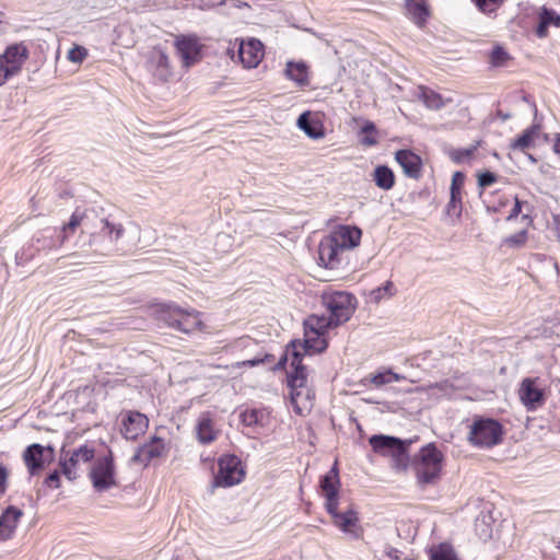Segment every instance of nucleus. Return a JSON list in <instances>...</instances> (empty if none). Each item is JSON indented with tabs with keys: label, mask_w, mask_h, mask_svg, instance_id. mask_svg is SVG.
<instances>
[{
	"label": "nucleus",
	"mask_w": 560,
	"mask_h": 560,
	"mask_svg": "<svg viewBox=\"0 0 560 560\" xmlns=\"http://www.w3.org/2000/svg\"><path fill=\"white\" fill-rule=\"evenodd\" d=\"M362 232L357 226L340 225L318 244V260L328 269H338L345 260L347 252L359 246Z\"/></svg>",
	"instance_id": "obj_1"
},
{
	"label": "nucleus",
	"mask_w": 560,
	"mask_h": 560,
	"mask_svg": "<svg viewBox=\"0 0 560 560\" xmlns=\"http://www.w3.org/2000/svg\"><path fill=\"white\" fill-rule=\"evenodd\" d=\"M443 454L433 443L420 448L412 459V470L418 486L434 485L441 478Z\"/></svg>",
	"instance_id": "obj_2"
},
{
	"label": "nucleus",
	"mask_w": 560,
	"mask_h": 560,
	"mask_svg": "<svg viewBox=\"0 0 560 560\" xmlns=\"http://www.w3.org/2000/svg\"><path fill=\"white\" fill-rule=\"evenodd\" d=\"M158 319L167 327L184 334L201 329V314L194 308H182L174 303L161 304L156 308Z\"/></svg>",
	"instance_id": "obj_3"
},
{
	"label": "nucleus",
	"mask_w": 560,
	"mask_h": 560,
	"mask_svg": "<svg viewBox=\"0 0 560 560\" xmlns=\"http://www.w3.org/2000/svg\"><path fill=\"white\" fill-rule=\"evenodd\" d=\"M288 372L287 384L290 388L291 404L298 413L311 409L315 398L314 392L307 386V373L304 365H291Z\"/></svg>",
	"instance_id": "obj_4"
},
{
	"label": "nucleus",
	"mask_w": 560,
	"mask_h": 560,
	"mask_svg": "<svg viewBox=\"0 0 560 560\" xmlns=\"http://www.w3.org/2000/svg\"><path fill=\"white\" fill-rule=\"evenodd\" d=\"M503 429L499 421L492 418L477 417L469 427L467 440L478 448H491L502 441Z\"/></svg>",
	"instance_id": "obj_5"
},
{
	"label": "nucleus",
	"mask_w": 560,
	"mask_h": 560,
	"mask_svg": "<svg viewBox=\"0 0 560 560\" xmlns=\"http://www.w3.org/2000/svg\"><path fill=\"white\" fill-rule=\"evenodd\" d=\"M124 225L110 215L100 219L95 231L90 233V245L106 255L116 248L117 242L124 236Z\"/></svg>",
	"instance_id": "obj_6"
},
{
	"label": "nucleus",
	"mask_w": 560,
	"mask_h": 560,
	"mask_svg": "<svg viewBox=\"0 0 560 560\" xmlns=\"http://www.w3.org/2000/svg\"><path fill=\"white\" fill-rule=\"evenodd\" d=\"M30 58V49L24 42L13 43L0 54V86L19 75Z\"/></svg>",
	"instance_id": "obj_7"
},
{
	"label": "nucleus",
	"mask_w": 560,
	"mask_h": 560,
	"mask_svg": "<svg viewBox=\"0 0 560 560\" xmlns=\"http://www.w3.org/2000/svg\"><path fill=\"white\" fill-rule=\"evenodd\" d=\"M322 304L335 325L340 326L351 318L355 311L357 299L351 293L343 291L324 292Z\"/></svg>",
	"instance_id": "obj_8"
},
{
	"label": "nucleus",
	"mask_w": 560,
	"mask_h": 560,
	"mask_svg": "<svg viewBox=\"0 0 560 560\" xmlns=\"http://www.w3.org/2000/svg\"><path fill=\"white\" fill-rule=\"evenodd\" d=\"M218 472L214 475L211 488H229L242 482L245 471L236 455H223L218 460Z\"/></svg>",
	"instance_id": "obj_9"
},
{
	"label": "nucleus",
	"mask_w": 560,
	"mask_h": 560,
	"mask_svg": "<svg viewBox=\"0 0 560 560\" xmlns=\"http://www.w3.org/2000/svg\"><path fill=\"white\" fill-rule=\"evenodd\" d=\"M325 334L313 331L312 329L304 328V340H292V362L291 365H303L302 358L305 354H313L323 352L327 346Z\"/></svg>",
	"instance_id": "obj_10"
},
{
	"label": "nucleus",
	"mask_w": 560,
	"mask_h": 560,
	"mask_svg": "<svg viewBox=\"0 0 560 560\" xmlns=\"http://www.w3.org/2000/svg\"><path fill=\"white\" fill-rule=\"evenodd\" d=\"M517 395L522 405L529 412L538 410L546 402V390L539 377L523 378Z\"/></svg>",
	"instance_id": "obj_11"
},
{
	"label": "nucleus",
	"mask_w": 560,
	"mask_h": 560,
	"mask_svg": "<svg viewBox=\"0 0 560 560\" xmlns=\"http://www.w3.org/2000/svg\"><path fill=\"white\" fill-rule=\"evenodd\" d=\"M90 479L97 492H104L117 485L114 459L110 455L98 457L90 471Z\"/></svg>",
	"instance_id": "obj_12"
},
{
	"label": "nucleus",
	"mask_w": 560,
	"mask_h": 560,
	"mask_svg": "<svg viewBox=\"0 0 560 560\" xmlns=\"http://www.w3.org/2000/svg\"><path fill=\"white\" fill-rule=\"evenodd\" d=\"M66 235H63V231H60L57 228H46L39 232H37L30 244L27 250V257L32 258L36 253H49L52 249L59 248L65 240Z\"/></svg>",
	"instance_id": "obj_13"
},
{
	"label": "nucleus",
	"mask_w": 560,
	"mask_h": 560,
	"mask_svg": "<svg viewBox=\"0 0 560 560\" xmlns=\"http://www.w3.org/2000/svg\"><path fill=\"white\" fill-rule=\"evenodd\" d=\"M166 453V444L163 439L154 435L149 442L140 445L133 456L131 463L148 466L151 460L163 456Z\"/></svg>",
	"instance_id": "obj_14"
},
{
	"label": "nucleus",
	"mask_w": 560,
	"mask_h": 560,
	"mask_svg": "<svg viewBox=\"0 0 560 560\" xmlns=\"http://www.w3.org/2000/svg\"><path fill=\"white\" fill-rule=\"evenodd\" d=\"M175 47L182 59L183 66L191 67L200 58L201 46L195 35H180L175 39Z\"/></svg>",
	"instance_id": "obj_15"
},
{
	"label": "nucleus",
	"mask_w": 560,
	"mask_h": 560,
	"mask_svg": "<svg viewBox=\"0 0 560 560\" xmlns=\"http://www.w3.org/2000/svg\"><path fill=\"white\" fill-rule=\"evenodd\" d=\"M149 419L139 411H128L121 419L120 432L126 440L135 441L144 434Z\"/></svg>",
	"instance_id": "obj_16"
},
{
	"label": "nucleus",
	"mask_w": 560,
	"mask_h": 560,
	"mask_svg": "<svg viewBox=\"0 0 560 560\" xmlns=\"http://www.w3.org/2000/svg\"><path fill=\"white\" fill-rule=\"evenodd\" d=\"M326 510L332 516L335 525L345 534L351 536L352 538L360 537L361 529L355 511L350 509L346 512H339L338 503H335L334 510L330 508H326Z\"/></svg>",
	"instance_id": "obj_17"
},
{
	"label": "nucleus",
	"mask_w": 560,
	"mask_h": 560,
	"mask_svg": "<svg viewBox=\"0 0 560 560\" xmlns=\"http://www.w3.org/2000/svg\"><path fill=\"white\" fill-rule=\"evenodd\" d=\"M94 457V450L88 445H81L74 450L70 457H63L60 460L62 474L69 479L74 480L77 478V466L80 463H88Z\"/></svg>",
	"instance_id": "obj_18"
},
{
	"label": "nucleus",
	"mask_w": 560,
	"mask_h": 560,
	"mask_svg": "<svg viewBox=\"0 0 560 560\" xmlns=\"http://www.w3.org/2000/svg\"><path fill=\"white\" fill-rule=\"evenodd\" d=\"M54 448L51 446H43L34 443L26 447L23 453L24 463L31 475H36L44 468L46 456L51 457Z\"/></svg>",
	"instance_id": "obj_19"
},
{
	"label": "nucleus",
	"mask_w": 560,
	"mask_h": 560,
	"mask_svg": "<svg viewBox=\"0 0 560 560\" xmlns=\"http://www.w3.org/2000/svg\"><path fill=\"white\" fill-rule=\"evenodd\" d=\"M237 57L245 68H256L264 57L261 42L255 38L248 42H241L237 49Z\"/></svg>",
	"instance_id": "obj_20"
},
{
	"label": "nucleus",
	"mask_w": 560,
	"mask_h": 560,
	"mask_svg": "<svg viewBox=\"0 0 560 560\" xmlns=\"http://www.w3.org/2000/svg\"><path fill=\"white\" fill-rule=\"evenodd\" d=\"M369 442L375 453L388 457L399 454L405 445L400 439L383 434L372 435Z\"/></svg>",
	"instance_id": "obj_21"
},
{
	"label": "nucleus",
	"mask_w": 560,
	"mask_h": 560,
	"mask_svg": "<svg viewBox=\"0 0 560 560\" xmlns=\"http://www.w3.org/2000/svg\"><path fill=\"white\" fill-rule=\"evenodd\" d=\"M195 432L197 441L202 445L214 442L220 434V430L215 428L214 421L209 412H203L199 416Z\"/></svg>",
	"instance_id": "obj_22"
},
{
	"label": "nucleus",
	"mask_w": 560,
	"mask_h": 560,
	"mask_svg": "<svg viewBox=\"0 0 560 560\" xmlns=\"http://www.w3.org/2000/svg\"><path fill=\"white\" fill-rule=\"evenodd\" d=\"M320 489L325 495L326 508H330L334 510L335 503H338V489H339V476L337 464L322 477L320 479Z\"/></svg>",
	"instance_id": "obj_23"
},
{
	"label": "nucleus",
	"mask_w": 560,
	"mask_h": 560,
	"mask_svg": "<svg viewBox=\"0 0 560 560\" xmlns=\"http://www.w3.org/2000/svg\"><path fill=\"white\" fill-rule=\"evenodd\" d=\"M397 163L406 176L418 179L421 176L422 161L410 150H399L395 154Z\"/></svg>",
	"instance_id": "obj_24"
},
{
	"label": "nucleus",
	"mask_w": 560,
	"mask_h": 560,
	"mask_svg": "<svg viewBox=\"0 0 560 560\" xmlns=\"http://www.w3.org/2000/svg\"><path fill=\"white\" fill-rule=\"evenodd\" d=\"M22 515V510L12 505L3 511L0 515V538L2 540H7L13 536Z\"/></svg>",
	"instance_id": "obj_25"
},
{
	"label": "nucleus",
	"mask_w": 560,
	"mask_h": 560,
	"mask_svg": "<svg viewBox=\"0 0 560 560\" xmlns=\"http://www.w3.org/2000/svg\"><path fill=\"white\" fill-rule=\"evenodd\" d=\"M150 69L153 74L161 81L166 82L172 75L168 56L161 49L152 51L149 59Z\"/></svg>",
	"instance_id": "obj_26"
},
{
	"label": "nucleus",
	"mask_w": 560,
	"mask_h": 560,
	"mask_svg": "<svg viewBox=\"0 0 560 560\" xmlns=\"http://www.w3.org/2000/svg\"><path fill=\"white\" fill-rule=\"evenodd\" d=\"M298 127L311 139H320L325 136L323 122L310 112L302 113L296 121Z\"/></svg>",
	"instance_id": "obj_27"
},
{
	"label": "nucleus",
	"mask_w": 560,
	"mask_h": 560,
	"mask_svg": "<svg viewBox=\"0 0 560 560\" xmlns=\"http://www.w3.org/2000/svg\"><path fill=\"white\" fill-rule=\"evenodd\" d=\"M540 128V124L533 122L522 132V135L511 141L510 149L513 151L525 152L527 149L533 148L536 139L539 137Z\"/></svg>",
	"instance_id": "obj_28"
},
{
	"label": "nucleus",
	"mask_w": 560,
	"mask_h": 560,
	"mask_svg": "<svg viewBox=\"0 0 560 560\" xmlns=\"http://www.w3.org/2000/svg\"><path fill=\"white\" fill-rule=\"evenodd\" d=\"M284 73L289 80L299 86H306L310 83L308 68L305 62L288 61Z\"/></svg>",
	"instance_id": "obj_29"
},
{
	"label": "nucleus",
	"mask_w": 560,
	"mask_h": 560,
	"mask_svg": "<svg viewBox=\"0 0 560 560\" xmlns=\"http://www.w3.org/2000/svg\"><path fill=\"white\" fill-rule=\"evenodd\" d=\"M241 422L245 427H265L269 420V411L266 409H245L240 415Z\"/></svg>",
	"instance_id": "obj_30"
},
{
	"label": "nucleus",
	"mask_w": 560,
	"mask_h": 560,
	"mask_svg": "<svg viewBox=\"0 0 560 560\" xmlns=\"http://www.w3.org/2000/svg\"><path fill=\"white\" fill-rule=\"evenodd\" d=\"M406 10L410 19L422 27L429 16V9L423 0H406Z\"/></svg>",
	"instance_id": "obj_31"
},
{
	"label": "nucleus",
	"mask_w": 560,
	"mask_h": 560,
	"mask_svg": "<svg viewBox=\"0 0 560 560\" xmlns=\"http://www.w3.org/2000/svg\"><path fill=\"white\" fill-rule=\"evenodd\" d=\"M331 327H337V325H335V322L326 315L313 314L304 320V328H308L313 331L322 332L325 335Z\"/></svg>",
	"instance_id": "obj_32"
},
{
	"label": "nucleus",
	"mask_w": 560,
	"mask_h": 560,
	"mask_svg": "<svg viewBox=\"0 0 560 560\" xmlns=\"http://www.w3.org/2000/svg\"><path fill=\"white\" fill-rule=\"evenodd\" d=\"M373 180L378 188L389 190L395 185V175L388 166L378 165L374 170Z\"/></svg>",
	"instance_id": "obj_33"
},
{
	"label": "nucleus",
	"mask_w": 560,
	"mask_h": 560,
	"mask_svg": "<svg viewBox=\"0 0 560 560\" xmlns=\"http://www.w3.org/2000/svg\"><path fill=\"white\" fill-rule=\"evenodd\" d=\"M94 211L92 210H81L75 209L72 213L68 224L63 226L60 231H63V235H66L67 230L73 231L77 226L82 225L85 230H90V222L92 220Z\"/></svg>",
	"instance_id": "obj_34"
},
{
	"label": "nucleus",
	"mask_w": 560,
	"mask_h": 560,
	"mask_svg": "<svg viewBox=\"0 0 560 560\" xmlns=\"http://www.w3.org/2000/svg\"><path fill=\"white\" fill-rule=\"evenodd\" d=\"M396 290L392 281H386L384 285L377 287L370 292V301L378 303L384 298H390Z\"/></svg>",
	"instance_id": "obj_35"
},
{
	"label": "nucleus",
	"mask_w": 560,
	"mask_h": 560,
	"mask_svg": "<svg viewBox=\"0 0 560 560\" xmlns=\"http://www.w3.org/2000/svg\"><path fill=\"white\" fill-rule=\"evenodd\" d=\"M421 98L428 108L440 109L444 106L442 96L432 90L423 89L421 92Z\"/></svg>",
	"instance_id": "obj_36"
},
{
	"label": "nucleus",
	"mask_w": 560,
	"mask_h": 560,
	"mask_svg": "<svg viewBox=\"0 0 560 560\" xmlns=\"http://www.w3.org/2000/svg\"><path fill=\"white\" fill-rule=\"evenodd\" d=\"M456 177H460V180H464L463 173L456 172L453 175L452 185H451V199H450V202L447 205L448 212L452 211V210H455L457 208V206H459L460 202H462L460 188H458L456 186Z\"/></svg>",
	"instance_id": "obj_37"
},
{
	"label": "nucleus",
	"mask_w": 560,
	"mask_h": 560,
	"mask_svg": "<svg viewBox=\"0 0 560 560\" xmlns=\"http://www.w3.org/2000/svg\"><path fill=\"white\" fill-rule=\"evenodd\" d=\"M527 238V230H521L520 232L503 238L501 245L510 248H521L526 244Z\"/></svg>",
	"instance_id": "obj_38"
},
{
	"label": "nucleus",
	"mask_w": 560,
	"mask_h": 560,
	"mask_svg": "<svg viewBox=\"0 0 560 560\" xmlns=\"http://www.w3.org/2000/svg\"><path fill=\"white\" fill-rule=\"evenodd\" d=\"M429 390L431 395L447 397L454 393V386L450 381H442L430 385Z\"/></svg>",
	"instance_id": "obj_39"
},
{
	"label": "nucleus",
	"mask_w": 560,
	"mask_h": 560,
	"mask_svg": "<svg viewBox=\"0 0 560 560\" xmlns=\"http://www.w3.org/2000/svg\"><path fill=\"white\" fill-rule=\"evenodd\" d=\"M390 370L378 372L376 374H372L366 376L363 382L366 384L368 382L373 384L375 387H381L386 384H390Z\"/></svg>",
	"instance_id": "obj_40"
},
{
	"label": "nucleus",
	"mask_w": 560,
	"mask_h": 560,
	"mask_svg": "<svg viewBox=\"0 0 560 560\" xmlns=\"http://www.w3.org/2000/svg\"><path fill=\"white\" fill-rule=\"evenodd\" d=\"M431 560H458L454 550L445 545H441L436 551L431 555Z\"/></svg>",
	"instance_id": "obj_41"
},
{
	"label": "nucleus",
	"mask_w": 560,
	"mask_h": 560,
	"mask_svg": "<svg viewBox=\"0 0 560 560\" xmlns=\"http://www.w3.org/2000/svg\"><path fill=\"white\" fill-rule=\"evenodd\" d=\"M539 19H541V21H546V24L548 26L551 24L555 26H558V27L560 26V14H558L552 9H548V8L544 7L539 14Z\"/></svg>",
	"instance_id": "obj_42"
},
{
	"label": "nucleus",
	"mask_w": 560,
	"mask_h": 560,
	"mask_svg": "<svg viewBox=\"0 0 560 560\" xmlns=\"http://www.w3.org/2000/svg\"><path fill=\"white\" fill-rule=\"evenodd\" d=\"M502 3V0H479L476 5L481 12L490 14L495 12Z\"/></svg>",
	"instance_id": "obj_43"
},
{
	"label": "nucleus",
	"mask_w": 560,
	"mask_h": 560,
	"mask_svg": "<svg viewBox=\"0 0 560 560\" xmlns=\"http://www.w3.org/2000/svg\"><path fill=\"white\" fill-rule=\"evenodd\" d=\"M394 467L397 470H405L408 466V453L406 444L400 450L399 454H395L393 457Z\"/></svg>",
	"instance_id": "obj_44"
},
{
	"label": "nucleus",
	"mask_w": 560,
	"mask_h": 560,
	"mask_svg": "<svg viewBox=\"0 0 560 560\" xmlns=\"http://www.w3.org/2000/svg\"><path fill=\"white\" fill-rule=\"evenodd\" d=\"M88 56V50L82 46H75L68 51V59L74 63H81Z\"/></svg>",
	"instance_id": "obj_45"
},
{
	"label": "nucleus",
	"mask_w": 560,
	"mask_h": 560,
	"mask_svg": "<svg viewBox=\"0 0 560 560\" xmlns=\"http://www.w3.org/2000/svg\"><path fill=\"white\" fill-rule=\"evenodd\" d=\"M475 150H476V147H470V148H467V149L455 150V151L452 152V159L456 163L466 162V161H468L472 156Z\"/></svg>",
	"instance_id": "obj_46"
},
{
	"label": "nucleus",
	"mask_w": 560,
	"mask_h": 560,
	"mask_svg": "<svg viewBox=\"0 0 560 560\" xmlns=\"http://www.w3.org/2000/svg\"><path fill=\"white\" fill-rule=\"evenodd\" d=\"M509 58L508 52L502 47H495L491 52V62L494 66H501Z\"/></svg>",
	"instance_id": "obj_47"
},
{
	"label": "nucleus",
	"mask_w": 560,
	"mask_h": 560,
	"mask_svg": "<svg viewBox=\"0 0 560 560\" xmlns=\"http://www.w3.org/2000/svg\"><path fill=\"white\" fill-rule=\"evenodd\" d=\"M497 182V175L492 172H483L478 176V185L480 187H488Z\"/></svg>",
	"instance_id": "obj_48"
},
{
	"label": "nucleus",
	"mask_w": 560,
	"mask_h": 560,
	"mask_svg": "<svg viewBox=\"0 0 560 560\" xmlns=\"http://www.w3.org/2000/svg\"><path fill=\"white\" fill-rule=\"evenodd\" d=\"M290 349H291V342L287 346L283 355L279 359L277 364L273 366V370L283 369L288 362H290V363L292 362V351Z\"/></svg>",
	"instance_id": "obj_49"
},
{
	"label": "nucleus",
	"mask_w": 560,
	"mask_h": 560,
	"mask_svg": "<svg viewBox=\"0 0 560 560\" xmlns=\"http://www.w3.org/2000/svg\"><path fill=\"white\" fill-rule=\"evenodd\" d=\"M45 486L51 489H57L60 486V476L57 470L52 471L47 476V478L44 481Z\"/></svg>",
	"instance_id": "obj_50"
},
{
	"label": "nucleus",
	"mask_w": 560,
	"mask_h": 560,
	"mask_svg": "<svg viewBox=\"0 0 560 560\" xmlns=\"http://www.w3.org/2000/svg\"><path fill=\"white\" fill-rule=\"evenodd\" d=\"M270 358H272V355H270V354H265V357H264V358H254V359H250V360H246V361H243V362H241V363H237V365H238V366H250V368H253V366H256V365H258V364H260V363H264V362H266V361H269V360H270Z\"/></svg>",
	"instance_id": "obj_51"
},
{
	"label": "nucleus",
	"mask_w": 560,
	"mask_h": 560,
	"mask_svg": "<svg viewBox=\"0 0 560 560\" xmlns=\"http://www.w3.org/2000/svg\"><path fill=\"white\" fill-rule=\"evenodd\" d=\"M9 471L5 466L0 465V495L7 491Z\"/></svg>",
	"instance_id": "obj_52"
},
{
	"label": "nucleus",
	"mask_w": 560,
	"mask_h": 560,
	"mask_svg": "<svg viewBox=\"0 0 560 560\" xmlns=\"http://www.w3.org/2000/svg\"><path fill=\"white\" fill-rule=\"evenodd\" d=\"M522 211V202L520 201V199L517 197H515L514 199V206L510 212V214L508 215L506 220L508 221H511L513 219H515Z\"/></svg>",
	"instance_id": "obj_53"
},
{
	"label": "nucleus",
	"mask_w": 560,
	"mask_h": 560,
	"mask_svg": "<svg viewBox=\"0 0 560 560\" xmlns=\"http://www.w3.org/2000/svg\"><path fill=\"white\" fill-rule=\"evenodd\" d=\"M547 30H548V25L546 24V21H541V19H539V24H538V26L536 28V35L539 38L546 37L547 36Z\"/></svg>",
	"instance_id": "obj_54"
},
{
	"label": "nucleus",
	"mask_w": 560,
	"mask_h": 560,
	"mask_svg": "<svg viewBox=\"0 0 560 560\" xmlns=\"http://www.w3.org/2000/svg\"><path fill=\"white\" fill-rule=\"evenodd\" d=\"M552 222H553L557 240L560 243V214H553Z\"/></svg>",
	"instance_id": "obj_55"
},
{
	"label": "nucleus",
	"mask_w": 560,
	"mask_h": 560,
	"mask_svg": "<svg viewBox=\"0 0 560 560\" xmlns=\"http://www.w3.org/2000/svg\"><path fill=\"white\" fill-rule=\"evenodd\" d=\"M374 131L375 125L372 121H366L361 128V132L365 135H372Z\"/></svg>",
	"instance_id": "obj_56"
},
{
	"label": "nucleus",
	"mask_w": 560,
	"mask_h": 560,
	"mask_svg": "<svg viewBox=\"0 0 560 560\" xmlns=\"http://www.w3.org/2000/svg\"><path fill=\"white\" fill-rule=\"evenodd\" d=\"M361 143L371 147L376 144L377 140L374 136L366 135L364 138H362Z\"/></svg>",
	"instance_id": "obj_57"
},
{
	"label": "nucleus",
	"mask_w": 560,
	"mask_h": 560,
	"mask_svg": "<svg viewBox=\"0 0 560 560\" xmlns=\"http://www.w3.org/2000/svg\"><path fill=\"white\" fill-rule=\"evenodd\" d=\"M390 376H392L390 377V383H393V382H400V381L405 380V376L399 375L397 373H394L393 371H390Z\"/></svg>",
	"instance_id": "obj_58"
},
{
	"label": "nucleus",
	"mask_w": 560,
	"mask_h": 560,
	"mask_svg": "<svg viewBox=\"0 0 560 560\" xmlns=\"http://www.w3.org/2000/svg\"><path fill=\"white\" fill-rule=\"evenodd\" d=\"M553 150L557 154L560 155V135L557 136L556 138V141H555V144H553Z\"/></svg>",
	"instance_id": "obj_59"
},
{
	"label": "nucleus",
	"mask_w": 560,
	"mask_h": 560,
	"mask_svg": "<svg viewBox=\"0 0 560 560\" xmlns=\"http://www.w3.org/2000/svg\"><path fill=\"white\" fill-rule=\"evenodd\" d=\"M526 155H527L528 160H529L532 163H536V162H537L536 158H535L533 154L527 153Z\"/></svg>",
	"instance_id": "obj_60"
},
{
	"label": "nucleus",
	"mask_w": 560,
	"mask_h": 560,
	"mask_svg": "<svg viewBox=\"0 0 560 560\" xmlns=\"http://www.w3.org/2000/svg\"><path fill=\"white\" fill-rule=\"evenodd\" d=\"M464 180H460V177H456V186L459 188V186L463 184Z\"/></svg>",
	"instance_id": "obj_61"
},
{
	"label": "nucleus",
	"mask_w": 560,
	"mask_h": 560,
	"mask_svg": "<svg viewBox=\"0 0 560 560\" xmlns=\"http://www.w3.org/2000/svg\"><path fill=\"white\" fill-rule=\"evenodd\" d=\"M475 4L479 1V0H471Z\"/></svg>",
	"instance_id": "obj_62"
},
{
	"label": "nucleus",
	"mask_w": 560,
	"mask_h": 560,
	"mask_svg": "<svg viewBox=\"0 0 560 560\" xmlns=\"http://www.w3.org/2000/svg\"><path fill=\"white\" fill-rule=\"evenodd\" d=\"M559 549H560V545H559Z\"/></svg>",
	"instance_id": "obj_63"
}]
</instances>
